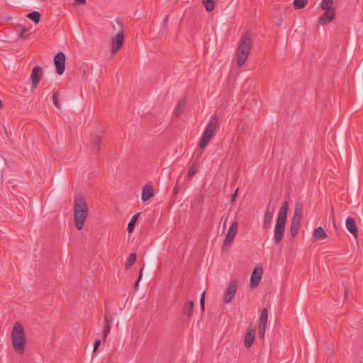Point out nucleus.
Returning a JSON list of instances; mask_svg holds the SVG:
<instances>
[{
    "mask_svg": "<svg viewBox=\"0 0 363 363\" xmlns=\"http://www.w3.org/2000/svg\"><path fill=\"white\" fill-rule=\"evenodd\" d=\"M143 269H144V267H143L140 271H139V276H138V279L135 281V284H134V289L135 290H137L138 288V286H139V282L143 277Z\"/></svg>",
    "mask_w": 363,
    "mask_h": 363,
    "instance_id": "obj_33",
    "label": "nucleus"
},
{
    "mask_svg": "<svg viewBox=\"0 0 363 363\" xmlns=\"http://www.w3.org/2000/svg\"><path fill=\"white\" fill-rule=\"evenodd\" d=\"M3 179V171L0 169V182L2 181Z\"/></svg>",
    "mask_w": 363,
    "mask_h": 363,
    "instance_id": "obj_44",
    "label": "nucleus"
},
{
    "mask_svg": "<svg viewBox=\"0 0 363 363\" xmlns=\"http://www.w3.org/2000/svg\"><path fill=\"white\" fill-rule=\"evenodd\" d=\"M65 55L60 52L57 53L54 57V63L55 65L56 72L57 74L61 75L65 69Z\"/></svg>",
    "mask_w": 363,
    "mask_h": 363,
    "instance_id": "obj_10",
    "label": "nucleus"
},
{
    "mask_svg": "<svg viewBox=\"0 0 363 363\" xmlns=\"http://www.w3.org/2000/svg\"><path fill=\"white\" fill-rule=\"evenodd\" d=\"M168 18H169V15H166L165 17L164 18V20H163V22H164V26L166 25L167 21H168Z\"/></svg>",
    "mask_w": 363,
    "mask_h": 363,
    "instance_id": "obj_43",
    "label": "nucleus"
},
{
    "mask_svg": "<svg viewBox=\"0 0 363 363\" xmlns=\"http://www.w3.org/2000/svg\"><path fill=\"white\" fill-rule=\"evenodd\" d=\"M140 213H135L132 217L130 220L129 221V223L128 224V228H127V230H128V233H131L134 230L135 227L136 221H137L138 217L140 216Z\"/></svg>",
    "mask_w": 363,
    "mask_h": 363,
    "instance_id": "obj_25",
    "label": "nucleus"
},
{
    "mask_svg": "<svg viewBox=\"0 0 363 363\" xmlns=\"http://www.w3.org/2000/svg\"><path fill=\"white\" fill-rule=\"evenodd\" d=\"M180 178H181V177H179V178H178V179H177V181L176 185H175V186H174V195H177V194H179V192L180 186H179V183Z\"/></svg>",
    "mask_w": 363,
    "mask_h": 363,
    "instance_id": "obj_38",
    "label": "nucleus"
},
{
    "mask_svg": "<svg viewBox=\"0 0 363 363\" xmlns=\"http://www.w3.org/2000/svg\"><path fill=\"white\" fill-rule=\"evenodd\" d=\"M346 228L347 230L355 238L357 237L358 228L356 225L355 219L352 217H348L346 220Z\"/></svg>",
    "mask_w": 363,
    "mask_h": 363,
    "instance_id": "obj_17",
    "label": "nucleus"
},
{
    "mask_svg": "<svg viewBox=\"0 0 363 363\" xmlns=\"http://www.w3.org/2000/svg\"><path fill=\"white\" fill-rule=\"evenodd\" d=\"M116 23L120 28V31L112 38L111 52L116 53L124 44V30L123 25L121 21L117 20Z\"/></svg>",
    "mask_w": 363,
    "mask_h": 363,
    "instance_id": "obj_6",
    "label": "nucleus"
},
{
    "mask_svg": "<svg viewBox=\"0 0 363 363\" xmlns=\"http://www.w3.org/2000/svg\"><path fill=\"white\" fill-rule=\"evenodd\" d=\"M263 274V269L261 266L256 267L252 271L251 277H250V287L252 289H255L260 283Z\"/></svg>",
    "mask_w": 363,
    "mask_h": 363,
    "instance_id": "obj_11",
    "label": "nucleus"
},
{
    "mask_svg": "<svg viewBox=\"0 0 363 363\" xmlns=\"http://www.w3.org/2000/svg\"><path fill=\"white\" fill-rule=\"evenodd\" d=\"M186 106V101L185 99H182L179 101L174 111V116L176 118H179L180 116L183 113L184 111L185 110Z\"/></svg>",
    "mask_w": 363,
    "mask_h": 363,
    "instance_id": "obj_20",
    "label": "nucleus"
},
{
    "mask_svg": "<svg viewBox=\"0 0 363 363\" xmlns=\"http://www.w3.org/2000/svg\"><path fill=\"white\" fill-rule=\"evenodd\" d=\"M3 108V103L2 101L0 99V109Z\"/></svg>",
    "mask_w": 363,
    "mask_h": 363,
    "instance_id": "obj_45",
    "label": "nucleus"
},
{
    "mask_svg": "<svg viewBox=\"0 0 363 363\" xmlns=\"http://www.w3.org/2000/svg\"><path fill=\"white\" fill-rule=\"evenodd\" d=\"M225 220H227V218ZM225 224H226V220L224 221V228L225 227Z\"/></svg>",
    "mask_w": 363,
    "mask_h": 363,
    "instance_id": "obj_47",
    "label": "nucleus"
},
{
    "mask_svg": "<svg viewBox=\"0 0 363 363\" xmlns=\"http://www.w3.org/2000/svg\"><path fill=\"white\" fill-rule=\"evenodd\" d=\"M275 210V206L272 204V201L270 200L264 213V221H263V228L264 230H268L271 227L272 220L273 218V215Z\"/></svg>",
    "mask_w": 363,
    "mask_h": 363,
    "instance_id": "obj_9",
    "label": "nucleus"
},
{
    "mask_svg": "<svg viewBox=\"0 0 363 363\" xmlns=\"http://www.w3.org/2000/svg\"><path fill=\"white\" fill-rule=\"evenodd\" d=\"M216 0H203V4L204 5L207 11L210 12L214 9Z\"/></svg>",
    "mask_w": 363,
    "mask_h": 363,
    "instance_id": "obj_29",
    "label": "nucleus"
},
{
    "mask_svg": "<svg viewBox=\"0 0 363 363\" xmlns=\"http://www.w3.org/2000/svg\"><path fill=\"white\" fill-rule=\"evenodd\" d=\"M111 322V320L108 318V316L106 314L104 315V331H103L104 340H105L106 339L107 335L110 333Z\"/></svg>",
    "mask_w": 363,
    "mask_h": 363,
    "instance_id": "obj_22",
    "label": "nucleus"
},
{
    "mask_svg": "<svg viewBox=\"0 0 363 363\" xmlns=\"http://www.w3.org/2000/svg\"><path fill=\"white\" fill-rule=\"evenodd\" d=\"M136 260V254L132 253L130 254L126 259V262L125 264V267L126 269H129L134 264Z\"/></svg>",
    "mask_w": 363,
    "mask_h": 363,
    "instance_id": "obj_28",
    "label": "nucleus"
},
{
    "mask_svg": "<svg viewBox=\"0 0 363 363\" xmlns=\"http://www.w3.org/2000/svg\"><path fill=\"white\" fill-rule=\"evenodd\" d=\"M252 48L251 35L246 32L242 36L237 49V65L241 67L246 62Z\"/></svg>",
    "mask_w": 363,
    "mask_h": 363,
    "instance_id": "obj_4",
    "label": "nucleus"
},
{
    "mask_svg": "<svg viewBox=\"0 0 363 363\" xmlns=\"http://www.w3.org/2000/svg\"><path fill=\"white\" fill-rule=\"evenodd\" d=\"M303 214V204L297 202L295 205L294 213L291 222L301 223V219Z\"/></svg>",
    "mask_w": 363,
    "mask_h": 363,
    "instance_id": "obj_18",
    "label": "nucleus"
},
{
    "mask_svg": "<svg viewBox=\"0 0 363 363\" xmlns=\"http://www.w3.org/2000/svg\"><path fill=\"white\" fill-rule=\"evenodd\" d=\"M255 335H256V330L255 328L251 327L250 325L246 331L245 335V340L244 344L245 346L247 348H250L252 347V345L254 343L255 339Z\"/></svg>",
    "mask_w": 363,
    "mask_h": 363,
    "instance_id": "obj_14",
    "label": "nucleus"
},
{
    "mask_svg": "<svg viewBox=\"0 0 363 363\" xmlns=\"http://www.w3.org/2000/svg\"><path fill=\"white\" fill-rule=\"evenodd\" d=\"M29 35L30 34L28 33V30L26 28H23L19 34L20 37L23 39L28 38Z\"/></svg>",
    "mask_w": 363,
    "mask_h": 363,
    "instance_id": "obj_35",
    "label": "nucleus"
},
{
    "mask_svg": "<svg viewBox=\"0 0 363 363\" xmlns=\"http://www.w3.org/2000/svg\"><path fill=\"white\" fill-rule=\"evenodd\" d=\"M267 326L259 325L258 335L260 339H264Z\"/></svg>",
    "mask_w": 363,
    "mask_h": 363,
    "instance_id": "obj_34",
    "label": "nucleus"
},
{
    "mask_svg": "<svg viewBox=\"0 0 363 363\" xmlns=\"http://www.w3.org/2000/svg\"><path fill=\"white\" fill-rule=\"evenodd\" d=\"M11 339L14 351L18 354H23L27 340L23 327L19 322L14 323L11 333Z\"/></svg>",
    "mask_w": 363,
    "mask_h": 363,
    "instance_id": "obj_2",
    "label": "nucleus"
},
{
    "mask_svg": "<svg viewBox=\"0 0 363 363\" xmlns=\"http://www.w3.org/2000/svg\"><path fill=\"white\" fill-rule=\"evenodd\" d=\"M349 290L347 288H345L344 291V301H345L348 296Z\"/></svg>",
    "mask_w": 363,
    "mask_h": 363,
    "instance_id": "obj_41",
    "label": "nucleus"
},
{
    "mask_svg": "<svg viewBox=\"0 0 363 363\" xmlns=\"http://www.w3.org/2000/svg\"><path fill=\"white\" fill-rule=\"evenodd\" d=\"M194 308V303L193 301H188L185 303L183 307V314L186 316L188 320L192 317Z\"/></svg>",
    "mask_w": 363,
    "mask_h": 363,
    "instance_id": "obj_19",
    "label": "nucleus"
},
{
    "mask_svg": "<svg viewBox=\"0 0 363 363\" xmlns=\"http://www.w3.org/2000/svg\"><path fill=\"white\" fill-rule=\"evenodd\" d=\"M74 222L77 230H82L88 217V205L82 195H79L74 199Z\"/></svg>",
    "mask_w": 363,
    "mask_h": 363,
    "instance_id": "obj_1",
    "label": "nucleus"
},
{
    "mask_svg": "<svg viewBox=\"0 0 363 363\" xmlns=\"http://www.w3.org/2000/svg\"><path fill=\"white\" fill-rule=\"evenodd\" d=\"M273 23L275 26H279L282 23V17L281 14L278 15L277 16L274 17Z\"/></svg>",
    "mask_w": 363,
    "mask_h": 363,
    "instance_id": "obj_36",
    "label": "nucleus"
},
{
    "mask_svg": "<svg viewBox=\"0 0 363 363\" xmlns=\"http://www.w3.org/2000/svg\"><path fill=\"white\" fill-rule=\"evenodd\" d=\"M327 237H328V235L325 233L323 228L318 227L313 231L312 240H321V239L326 238Z\"/></svg>",
    "mask_w": 363,
    "mask_h": 363,
    "instance_id": "obj_21",
    "label": "nucleus"
},
{
    "mask_svg": "<svg viewBox=\"0 0 363 363\" xmlns=\"http://www.w3.org/2000/svg\"><path fill=\"white\" fill-rule=\"evenodd\" d=\"M238 230V223L237 221L232 223L229 228L228 233L224 239L223 244V250H226L228 247L231 245Z\"/></svg>",
    "mask_w": 363,
    "mask_h": 363,
    "instance_id": "obj_7",
    "label": "nucleus"
},
{
    "mask_svg": "<svg viewBox=\"0 0 363 363\" xmlns=\"http://www.w3.org/2000/svg\"><path fill=\"white\" fill-rule=\"evenodd\" d=\"M42 76L43 69L41 67L35 66L33 68L30 75L33 89H35L38 87Z\"/></svg>",
    "mask_w": 363,
    "mask_h": 363,
    "instance_id": "obj_13",
    "label": "nucleus"
},
{
    "mask_svg": "<svg viewBox=\"0 0 363 363\" xmlns=\"http://www.w3.org/2000/svg\"><path fill=\"white\" fill-rule=\"evenodd\" d=\"M238 189H236L235 193L231 196V201L232 202H233L236 199L237 196H238Z\"/></svg>",
    "mask_w": 363,
    "mask_h": 363,
    "instance_id": "obj_40",
    "label": "nucleus"
},
{
    "mask_svg": "<svg viewBox=\"0 0 363 363\" xmlns=\"http://www.w3.org/2000/svg\"><path fill=\"white\" fill-rule=\"evenodd\" d=\"M334 0H322L320 4V7L323 10L328 11L330 9H335V7L333 6Z\"/></svg>",
    "mask_w": 363,
    "mask_h": 363,
    "instance_id": "obj_27",
    "label": "nucleus"
},
{
    "mask_svg": "<svg viewBox=\"0 0 363 363\" xmlns=\"http://www.w3.org/2000/svg\"><path fill=\"white\" fill-rule=\"evenodd\" d=\"M198 167H199V164H198L197 162H194L191 166V167L189 169L188 174H187V178L188 179H191V177H193L196 174V173L198 171Z\"/></svg>",
    "mask_w": 363,
    "mask_h": 363,
    "instance_id": "obj_31",
    "label": "nucleus"
},
{
    "mask_svg": "<svg viewBox=\"0 0 363 363\" xmlns=\"http://www.w3.org/2000/svg\"><path fill=\"white\" fill-rule=\"evenodd\" d=\"M335 16V9L325 11V12L318 18L316 26H323L333 21Z\"/></svg>",
    "mask_w": 363,
    "mask_h": 363,
    "instance_id": "obj_12",
    "label": "nucleus"
},
{
    "mask_svg": "<svg viewBox=\"0 0 363 363\" xmlns=\"http://www.w3.org/2000/svg\"><path fill=\"white\" fill-rule=\"evenodd\" d=\"M308 0H294L293 4L296 9H301L306 6Z\"/></svg>",
    "mask_w": 363,
    "mask_h": 363,
    "instance_id": "obj_30",
    "label": "nucleus"
},
{
    "mask_svg": "<svg viewBox=\"0 0 363 363\" xmlns=\"http://www.w3.org/2000/svg\"><path fill=\"white\" fill-rule=\"evenodd\" d=\"M218 128V117L216 114H214L211 117L210 121L208 123L199 142V147L201 149H203L207 146Z\"/></svg>",
    "mask_w": 363,
    "mask_h": 363,
    "instance_id": "obj_5",
    "label": "nucleus"
},
{
    "mask_svg": "<svg viewBox=\"0 0 363 363\" xmlns=\"http://www.w3.org/2000/svg\"><path fill=\"white\" fill-rule=\"evenodd\" d=\"M52 102L57 109H61V105L59 101V94L57 91L52 94Z\"/></svg>",
    "mask_w": 363,
    "mask_h": 363,
    "instance_id": "obj_32",
    "label": "nucleus"
},
{
    "mask_svg": "<svg viewBox=\"0 0 363 363\" xmlns=\"http://www.w3.org/2000/svg\"><path fill=\"white\" fill-rule=\"evenodd\" d=\"M333 225H334V228H336V223H335V220H333Z\"/></svg>",
    "mask_w": 363,
    "mask_h": 363,
    "instance_id": "obj_46",
    "label": "nucleus"
},
{
    "mask_svg": "<svg viewBox=\"0 0 363 363\" xmlns=\"http://www.w3.org/2000/svg\"><path fill=\"white\" fill-rule=\"evenodd\" d=\"M74 1L78 4H84L86 3V0H74Z\"/></svg>",
    "mask_w": 363,
    "mask_h": 363,
    "instance_id": "obj_42",
    "label": "nucleus"
},
{
    "mask_svg": "<svg viewBox=\"0 0 363 363\" xmlns=\"http://www.w3.org/2000/svg\"><path fill=\"white\" fill-rule=\"evenodd\" d=\"M300 226L301 223L291 222L290 234L292 238H295L298 235Z\"/></svg>",
    "mask_w": 363,
    "mask_h": 363,
    "instance_id": "obj_26",
    "label": "nucleus"
},
{
    "mask_svg": "<svg viewBox=\"0 0 363 363\" xmlns=\"http://www.w3.org/2000/svg\"><path fill=\"white\" fill-rule=\"evenodd\" d=\"M205 294H206V292L203 291L201 294V299H200L201 308L202 311H203L205 309Z\"/></svg>",
    "mask_w": 363,
    "mask_h": 363,
    "instance_id": "obj_37",
    "label": "nucleus"
},
{
    "mask_svg": "<svg viewBox=\"0 0 363 363\" xmlns=\"http://www.w3.org/2000/svg\"><path fill=\"white\" fill-rule=\"evenodd\" d=\"M288 211L289 204L287 201H285L279 211L275 225L274 240L277 245L279 244L283 239Z\"/></svg>",
    "mask_w": 363,
    "mask_h": 363,
    "instance_id": "obj_3",
    "label": "nucleus"
},
{
    "mask_svg": "<svg viewBox=\"0 0 363 363\" xmlns=\"http://www.w3.org/2000/svg\"><path fill=\"white\" fill-rule=\"evenodd\" d=\"M101 136L98 134H91L90 135L91 150L97 154L101 150Z\"/></svg>",
    "mask_w": 363,
    "mask_h": 363,
    "instance_id": "obj_15",
    "label": "nucleus"
},
{
    "mask_svg": "<svg viewBox=\"0 0 363 363\" xmlns=\"http://www.w3.org/2000/svg\"><path fill=\"white\" fill-rule=\"evenodd\" d=\"M100 345H101V340H99V339L96 340L94 344V349H93L94 352H96V350H98Z\"/></svg>",
    "mask_w": 363,
    "mask_h": 363,
    "instance_id": "obj_39",
    "label": "nucleus"
},
{
    "mask_svg": "<svg viewBox=\"0 0 363 363\" xmlns=\"http://www.w3.org/2000/svg\"><path fill=\"white\" fill-rule=\"evenodd\" d=\"M26 17L33 21L35 24L38 23L40 21L41 14L36 11L28 13Z\"/></svg>",
    "mask_w": 363,
    "mask_h": 363,
    "instance_id": "obj_24",
    "label": "nucleus"
},
{
    "mask_svg": "<svg viewBox=\"0 0 363 363\" xmlns=\"http://www.w3.org/2000/svg\"><path fill=\"white\" fill-rule=\"evenodd\" d=\"M238 289V281L236 280L230 281L224 295V303H229L232 301Z\"/></svg>",
    "mask_w": 363,
    "mask_h": 363,
    "instance_id": "obj_8",
    "label": "nucleus"
},
{
    "mask_svg": "<svg viewBox=\"0 0 363 363\" xmlns=\"http://www.w3.org/2000/svg\"><path fill=\"white\" fill-rule=\"evenodd\" d=\"M155 195L154 188L150 184H145L142 190V200L145 202Z\"/></svg>",
    "mask_w": 363,
    "mask_h": 363,
    "instance_id": "obj_16",
    "label": "nucleus"
},
{
    "mask_svg": "<svg viewBox=\"0 0 363 363\" xmlns=\"http://www.w3.org/2000/svg\"><path fill=\"white\" fill-rule=\"evenodd\" d=\"M267 321H268V310L267 308H264L261 311L259 325L267 326Z\"/></svg>",
    "mask_w": 363,
    "mask_h": 363,
    "instance_id": "obj_23",
    "label": "nucleus"
}]
</instances>
